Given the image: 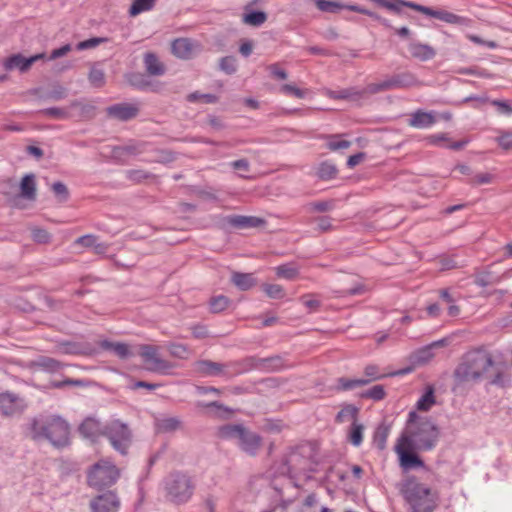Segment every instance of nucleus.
Here are the masks:
<instances>
[{"label":"nucleus","mask_w":512,"mask_h":512,"mask_svg":"<svg viewBox=\"0 0 512 512\" xmlns=\"http://www.w3.org/2000/svg\"><path fill=\"white\" fill-rule=\"evenodd\" d=\"M68 91L65 87L61 85H55L52 87L50 91L47 92L45 95L46 99L52 100V101H60L67 97Z\"/></svg>","instance_id":"nucleus-50"},{"label":"nucleus","mask_w":512,"mask_h":512,"mask_svg":"<svg viewBox=\"0 0 512 512\" xmlns=\"http://www.w3.org/2000/svg\"><path fill=\"white\" fill-rule=\"evenodd\" d=\"M245 427L242 424H226L219 428V436L227 440L239 442Z\"/></svg>","instance_id":"nucleus-28"},{"label":"nucleus","mask_w":512,"mask_h":512,"mask_svg":"<svg viewBox=\"0 0 512 512\" xmlns=\"http://www.w3.org/2000/svg\"><path fill=\"white\" fill-rule=\"evenodd\" d=\"M166 348L172 357L182 360L188 359L192 354V350L182 343L169 342Z\"/></svg>","instance_id":"nucleus-34"},{"label":"nucleus","mask_w":512,"mask_h":512,"mask_svg":"<svg viewBox=\"0 0 512 512\" xmlns=\"http://www.w3.org/2000/svg\"><path fill=\"white\" fill-rule=\"evenodd\" d=\"M314 222L317 223L316 229L321 233L328 232L334 228L333 219L329 216L316 217Z\"/></svg>","instance_id":"nucleus-56"},{"label":"nucleus","mask_w":512,"mask_h":512,"mask_svg":"<svg viewBox=\"0 0 512 512\" xmlns=\"http://www.w3.org/2000/svg\"><path fill=\"white\" fill-rule=\"evenodd\" d=\"M439 437V428L429 417L411 411L398 439L418 451H431L436 447Z\"/></svg>","instance_id":"nucleus-1"},{"label":"nucleus","mask_w":512,"mask_h":512,"mask_svg":"<svg viewBox=\"0 0 512 512\" xmlns=\"http://www.w3.org/2000/svg\"><path fill=\"white\" fill-rule=\"evenodd\" d=\"M26 404L17 394L5 391L0 392V414L13 416L25 410Z\"/></svg>","instance_id":"nucleus-12"},{"label":"nucleus","mask_w":512,"mask_h":512,"mask_svg":"<svg viewBox=\"0 0 512 512\" xmlns=\"http://www.w3.org/2000/svg\"><path fill=\"white\" fill-rule=\"evenodd\" d=\"M40 366L43 367L47 371H57L60 369L61 364L59 361L53 359V358H43L40 360Z\"/></svg>","instance_id":"nucleus-64"},{"label":"nucleus","mask_w":512,"mask_h":512,"mask_svg":"<svg viewBox=\"0 0 512 512\" xmlns=\"http://www.w3.org/2000/svg\"><path fill=\"white\" fill-rule=\"evenodd\" d=\"M30 434L33 440H46L55 448L70 444L69 424L57 415L34 418L30 424Z\"/></svg>","instance_id":"nucleus-2"},{"label":"nucleus","mask_w":512,"mask_h":512,"mask_svg":"<svg viewBox=\"0 0 512 512\" xmlns=\"http://www.w3.org/2000/svg\"><path fill=\"white\" fill-rule=\"evenodd\" d=\"M75 245H81L86 248H92L94 253L104 255L109 249V244L99 242L98 237L93 234H87L77 238L74 242Z\"/></svg>","instance_id":"nucleus-21"},{"label":"nucleus","mask_w":512,"mask_h":512,"mask_svg":"<svg viewBox=\"0 0 512 512\" xmlns=\"http://www.w3.org/2000/svg\"><path fill=\"white\" fill-rule=\"evenodd\" d=\"M316 6L319 10L330 13L338 12L343 7L340 3L330 0H317Z\"/></svg>","instance_id":"nucleus-52"},{"label":"nucleus","mask_w":512,"mask_h":512,"mask_svg":"<svg viewBox=\"0 0 512 512\" xmlns=\"http://www.w3.org/2000/svg\"><path fill=\"white\" fill-rule=\"evenodd\" d=\"M261 443L262 439L258 434L245 428L238 442V446L247 454L255 456L261 447Z\"/></svg>","instance_id":"nucleus-17"},{"label":"nucleus","mask_w":512,"mask_h":512,"mask_svg":"<svg viewBox=\"0 0 512 512\" xmlns=\"http://www.w3.org/2000/svg\"><path fill=\"white\" fill-rule=\"evenodd\" d=\"M419 85H421V82L410 72L395 74L384 80V87H388V90L410 88Z\"/></svg>","instance_id":"nucleus-15"},{"label":"nucleus","mask_w":512,"mask_h":512,"mask_svg":"<svg viewBox=\"0 0 512 512\" xmlns=\"http://www.w3.org/2000/svg\"><path fill=\"white\" fill-rule=\"evenodd\" d=\"M244 23L258 27L267 20V15L263 11H250L242 17Z\"/></svg>","instance_id":"nucleus-41"},{"label":"nucleus","mask_w":512,"mask_h":512,"mask_svg":"<svg viewBox=\"0 0 512 512\" xmlns=\"http://www.w3.org/2000/svg\"><path fill=\"white\" fill-rule=\"evenodd\" d=\"M101 347L105 350L113 351L120 359H127L133 355L129 345L125 343L104 340L101 342Z\"/></svg>","instance_id":"nucleus-30"},{"label":"nucleus","mask_w":512,"mask_h":512,"mask_svg":"<svg viewBox=\"0 0 512 512\" xmlns=\"http://www.w3.org/2000/svg\"><path fill=\"white\" fill-rule=\"evenodd\" d=\"M232 283L240 290L246 291L256 284V280L251 273L234 272L231 277Z\"/></svg>","instance_id":"nucleus-32"},{"label":"nucleus","mask_w":512,"mask_h":512,"mask_svg":"<svg viewBox=\"0 0 512 512\" xmlns=\"http://www.w3.org/2000/svg\"><path fill=\"white\" fill-rule=\"evenodd\" d=\"M385 389L382 385H375L372 388L366 390L362 393V397L364 398H370L375 401L382 400L385 397Z\"/></svg>","instance_id":"nucleus-53"},{"label":"nucleus","mask_w":512,"mask_h":512,"mask_svg":"<svg viewBox=\"0 0 512 512\" xmlns=\"http://www.w3.org/2000/svg\"><path fill=\"white\" fill-rule=\"evenodd\" d=\"M41 59H46L45 53H38L30 57H24L20 53L13 54L5 59L4 68L9 71L17 69L20 72H26L36 61Z\"/></svg>","instance_id":"nucleus-14"},{"label":"nucleus","mask_w":512,"mask_h":512,"mask_svg":"<svg viewBox=\"0 0 512 512\" xmlns=\"http://www.w3.org/2000/svg\"><path fill=\"white\" fill-rule=\"evenodd\" d=\"M226 222L236 228H250V227H259L264 224V220L255 216H228L226 218Z\"/></svg>","instance_id":"nucleus-25"},{"label":"nucleus","mask_w":512,"mask_h":512,"mask_svg":"<svg viewBox=\"0 0 512 512\" xmlns=\"http://www.w3.org/2000/svg\"><path fill=\"white\" fill-rule=\"evenodd\" d=\"M389 434V428L386 426H379L375 432L374 441L379 449H384L386 440Z\"/></svg>","instance_id":"nucleus-54"},{"label":"nucleus","mask_w":512,"mask_h":512,"mask_svg":"<svg viewBox=\"0 0 512 512\" xmlns=\"http://www.w3.org/2000/svg\"><path fill=\"white\" fill-rule=\"evenodd\" d=\"M20 195L26 200L36 199V182L34 174H26L20 183Z\"/></svg>","instance_id":"nucleus-27"},{"label":"nucleus","mask_w":512,"mask_h":512,"mask_svg":"<svg viewBox=\"0 0 512 512\" xmlns=\"http://www.w3.org/2000/svg\"><path fill=\"white\" fill-rule=\"evenodd\" d=\"M501 281L500 276H494L490 271H480L475 274L474 283L480 287H487Z\"/></svg>","instance_id":"nucleus-36"},{"label":"nucleus","mask_w":512,"mask_h":512,"mask_svg":"<svg viewBox=\"0 0 512 512\" xmlns=\"http://www.w3.org/2000/svg\"><path fill=\"white\" fill-rule=\"evenodd\" d=\"M444 343V340H438L417 350L413 355L415 362L418 364H424L430 361L434 357L432 352L433 348L441 347Z\"/></svg>","instance_id":"nucleus-29"},{"label":"nucleus","mask_w":512,"mask_h":512,"mask_svg":"<svg viewBox=\"0 0 512 512\" xmlns=\"http://www.w3.org/2000/svg\"><path fill=\"white\" fill-rule=\"evenodd\" d=\"M276 274L281 278L291 280L298 275V269L290 264L280 265L276 268Z\"/></svg>","instance_id":"nucleus-49"},{"label":"nucleus","mask_w":512,"mask_h":512,"mask_svg":"<svg viewBox=\"0 0 512 512\" xmlns=\"http://www.w3.org/2000/svg\"><path fill=\"white\" fill-rule=\"evenodd\" d=\"M495 176L491 173L484 172V173H478L476 174L469 183L471 185H483V184H490L494 181Z\"/></svg>","instance_id":"nucleus-57"},{"label":"nucleus","mask_w":512,"mask_h":512,"mask_svg":"<svg viewBox=\"0 0 512 512\" xmlns=\"http://www.w3.org/2000/svg\"><path fill=\"white\" fill-rule=\"evenodd\" d=\"M338 174L337 167L329 161H324L319 164L316 170V175L319 179L329 181L334 179Z\"/></svg>","instance_id":"nucleus-33"},{"label":"nucleus","mask_w":512,"mask_h":512,"mask_svg":"<svg viewBox=\"0 0 512 512\" xmlns=\"http://www.w3.org/2000/svg\"><path fill=\"white\" fill-rule=\"evenodd\" d=\"M127 178L134 182H141L149 177V173L142 169H132L126 172Z\"/></svg>","instance_id":"nucleus-60"},{"label":"nucleus","mask_w":512,"mask_h":512,"mask_svg":"<svg viewBox=\"0 0 512 512\" xmlns=\"http://www.w3.org/2000/svg\"><path fill=\"white\" fill-rule=\"evenodd\" d=\"M104 437L108 439L114 450L126 455L132 444V431L119 419H111L104 424Z\"/></svg>","instance_id":"nucleus-6"},{"label":"nucleus","mask_w":512,"mask_h":512,"mask_svg":"<svg viewBox=\"0 0 512 512\" xmlns=\"http://www.w3.org/2000/svg\"><path fill=\"white\" fill-rule=\"evenodd\" d=\"M394 451L398 455L400 467L404 470L414 468H423L425 466L423 460L416 454V449L409 444H405L397 439Z\"/></svg>","instance_id":"nucleus-9"},{"label":"nucleus","mask_w":512,"mask_h":512,"mask_svg":"<svg viewBox=\"0 0 512 512\" xmlns=\"http://www.w3.org/2000/svg\"><path fill=\"white\" fill-rule=\"evenodd\" d=\"M88 81L91 86L101 88L106 83L105 72L98 65H93L88 74Z\"/></svg>","instance_id":"nucleus-35"},{"label":"nucleus","mask_w":512,"mask_h":512,"mask_svg":"<svg viewBox=\"0 0 512 512\" xmlns=\"http://www.w3.org/2000/svg\"><path fill=\"white\" fill-rule=\"evenodd\" d=\"M436 123L435 112H426L421 109L413 112L408 120V125L417 129H426Z\"/></svg>","instance_id":"nucleus-19"},{"label":"nucleus","mask_w":512,"mask_h":512,"mask_svg":"<svg viewBox=\"0 0 512 512\" xmlns=\"http://www.w3.org/2000/svg\"><path fill=\"white\" fill-rule=\"evenodd\" d=\"M364 426L357 421L351 424L349 430V441L356 447L360 446L363 441Z\"/></svg>","instance_id":"nucleus-43"},{"label":"nucleus","mask_w":512,"mask_h":512,"mask_svg":"<svg viewBox=\"0 0 512 512\" xmlns=\"http://www.w3.org/2000/svg\"><path fill=\"white\" fill-rule=\"evenodd\" d=\"M409 53L420 61H428L436 55L433 47L419 42H412L408 46Z\"/></svg>","instance_id":"nucleus-26"},{"label":"nucleus","mask_w":512,"mask_h":512,"mask_svg":"<svg viewBox=\"0 0 512 512\" xmlns=\"http://www.w3.org/2000/svg\"><path fill=\"white\" fill-rule=\"evenodd\" d=\"M127 82L134 88L142 91H156V86L153 84L149 75L140 72L130 73L126 76Z\"/></svg>","instance_id":"nucleus-22"},{"label":"nucleus","mask_w":512,"mask_h":512,"mask_svg":"<svg viewBox=\"0 0 512 512\" xmlns=\"http://www.w3.org/2000/svg\"><path fill=\"white\" fill-rule=\"evenodd\" d=\"M231 363H218L211 360H198L194 363V370L204 377H225L230 379L233 373H230Z\"/></svg>","instance_id":"nucleus-10"},{"label":"nucleus","mask_w":512,"mask_h":512,"mask_svg":"<svg viewBox=\"0 0 512 512\" xmlns=\"http://www.w3.org/2000/svg\"><path fill=\"white\" fill-rule=\"evenodd\" d=\"M325 94L331 99H348L354 96H360V91L353 88L342 89L339 91L326 90Z\"/></svg>","instance_id":"nucleus-47"},{"label":"nucleus","mask_w":512,"mask_h":512,"mask_svg":"<svg viewBox=\"0 0 512 512\" xmlns=\"http://www.w3.org/2000/svg\"><path fill=\"white\" fill-rule=\"evenodd\" d=\"M358 408L354 405H346L343 407L336 416V421L340 423L357 421Z\"/></svg>","instance_id":"nucleus-39"},{"label":"nucleus","mask_w":512,"mask_h":512,"mask_svg":"<svg viewBox=\"0 0 512 512\" xmlns=\"http://www.w3.org/2000/svg\"><path fill=\"white\" fill-rule=\"evenodd\" d=\"M139 354L148 365L147 369L160 374H167L173 365L159 356V348L153 345L143 344L139 346Z\"/></svg>","instance_id":"nucleus-8"},{"label":"nucleus","mask_w":512,"mask_h":512,"mask_svg":"<svg viewBox=\"0 0 512 512\" xmlns=\"http://www.w3.org/2000/svg\"><path fill=\"white\" fill-rule=\"evenodd\" d=\"M400 492L410 505L412 512H434L439 505L438 491L419 482L414 476L408 477L401 483Z\"/></svg>","instance_id":"nucleus-3"},{"label":"nucleus","mask_w":512,"mask_h":512,"mask_svg":"<svg viewBox=\"0 0 512 512\" xmlns=\"http://www.w3.org/2000/svg\"><path fill=\"white\" fill-rule=\"evenodd\" d=\"M493 363L492 356L484 349L468 351L454 370V380L457 385L479 381Z\"/></svg>","instance_id":"nucleus-4"},{"label":"nucleus","mask_w":512,"mask_h":512,"mask_svg":"<svg viewBox=\"0 0 512 512\" xmlns=\"http://www.w3.org/2000/svg\"><path fill=\"white\" fill-rule=\"evenodd\" d=\"M327 148L331 151L344 150L351 146V142L347 140H340L339 135H331L327 137Z\"/></svg>","instance_id":"nucleus-48"},{"label":"nucleus","mask_w":512,"mask_h":512,"mask_svg":"<svg viewBox=\"0 0 512 512\" xmlns=\"http://www.w3.org/2000/svg\"><path fill=\"white\" fill-rule=\"evenodd\" d=\"M156 4V0H134L129 8L131 16H137L143 12L150 11Z\"/></svg>","instance_id":"nucleus-37"},{"label":"nucleus","mask_w":512,"mask_h":512,"mask_svg":"<svg viewBox=\"0 0 512 512\" xmlns=\"http://www.w3.org/2000/svg\"><path fill=\"white\" fill-rule=\"evenodd\" d=\"M280 91H281V93H283L285 95H292L299 99H303L307 94L306 90L299 89L295 85H292V84L282 85L280 88Z\"/></svg>","instance_id":"nucleus-55"},{"label":"nucleus","mask_w":512,"mask_h":512,"mask_svg":"<svg viewBox=\"0 0 512 512\" xmlns=\"http://www.w3.org/2000/svg\"><path fill=\"white\" fill-rule=\"evenodd\" d=\"M439 297L444 303L450 305L456 303L459 295L455 292H452L450 289H441L439 290Z\"/></svg>","instance_id":"nucleus-61"},{"label":"nucleus","mask_w":512,"mask_h":512,"mask_svg":"<svg viewBox=\"0 0 512 512\" xmlns=\"http://www.w3.org/2000/svg\"><path fill=\"white\" fill-rule=\"evenodd\" d=\"M412 9L422 12L430 17L436 18L446 23H455L459 20V17L453 13L445 10H434L422 5H411Z\"/></svg>","instance_id":"nucleus-24"},{"label":"nucleus","mask_w":512,"mask_h":512,"mask_svg":"<svg viewBox=\"0 0 512 512\" xmlns=\"http://www.w3.org/2000/svg\"><path fill=\"white\" fill-rule=\"evenodd\" d=\"M496 141L502 149L509 150L512 148V133L504 132L496 138Z\"/></svg>","instance_id":"nucleus-63"},{"label":"nucleus","mask_w":512,"mask_h":512,"mask_svg":"<svg viewBox=\"0 0 512 512\" xmlns=\"http://www.w3.org/2000/svg\"><path fill=\"white\" fill-rule=\"evenodd\" d=\"M79 432L84 438L95 441L99 436H104V424L94 418H87L79 426Z\"/></svg>","instance_id":"nucleus-18"},{"label":"nucleus","mask_w":512,"mask_h":512,"mask_svg":"<svg viewBox=\"0 0 512 512\" xmlns=\"http://www.w3.org/2000/svg\"><path fill=\"white\" fill-rule=\"evenodd\" d=\"M143 63L149 76H162L166 72L164 63L161 62L158 56L152 52L144 54Z\"/></svg>","instance_id":"nucleus-20"},{"label":"nucleus","mask_w":512,"mask_h":512,"mask_svg":"<svg viewBox=\"0 0 512 512\" xmlns=\"http://www.w3.org/2000/svg\"><path fill=\"white\" fill-rule=\"evenodd\" d=\"M237 68V60L233 56L222 57L219 61V69L228 75L234 74Z\"/></svg>","instance_id":"nucleus-46"},{"label":"nucleus","mask_w":512,"mask_h":512,"mask_svg":"<svg viewBox=\"0 0 512 512\" xmlns=\"http://www.w3.org/2000/svg\"><path fill=\"white\" fill-rule=\"evenodd\" d=\"M157 427L162 432H173L181 428V421L177 417H166L157 421Z\"/></svg>","instance_id":"nucleus-40"},{"label":"nucleus","mask_w":512,"mask_h":512,"mask_svg":"<svg viewBox=\"0 0 512 512\" xmlns=\"http://www.w3.org/2000/svg\"><path fill=\"white\" fill-rule=\"evenodd\" d=\"M32 239L37 243L46 244L50 241L51 236L45 229L33 228Z\"/></svg>","instance_id":"nucleus-59"},{"label":"nucleus","mask_w":512,"mask_h":512,"mask_svg":"<svg viewBox=\"0 0 512 512\" xmlns=\"http://www.w3.org/2000/svg\"><path fill=\"white\" fill-rule=\"evenodd\" d=\"M120 506V498L114 491H107L90 501L91 512H118Z\"/></svg>","instance_id":"nucleus-11"},{"label":"nucleus","mask_w":512,"mask_h":512,"mask_svg":"<svg viewBox=\"0 0 512 512\" xmlns=\"http://www.w3.org/2000/svg\"><path fill=\"white\" fill-rule=\"evenodd\" d=\"M200 51V45L190 38L181 37L172 42L171 52L179 59L188 60Z\"/></svg>","instance_id":"nucleus-13"},{"label":"nucleus","mask_w":512,"mask_h":512,"mask_svg":"<svg viewBox=\"0 0 512 512\" xmlns=\"http://www.w3.org/2000/svg\"><path fill=\"white\" fill-rule=\"evenodd\" d=\"M166 497L177 504L186 503L193 495L192 478L181 471L170 473L164 480Z\"/></svg>","instance_id":"nucleus-5"},{"label":"nucleus","mask_w":512,"mask_h":512,"mask_svg":"<svg viewBox=\"0 0 512 512\" xmlns=\"http://www.w3.org/2000/svg\"><path fill=\"white\" fill-rule=\"evenodd\" d=\"M262 289L268 297L273 299H280L285 295L282 286L278 284H263Z\"/></svg>","instance_id":"nucleus-51"},{"label":"nucleus","mask_w":512,"mask_h":512,"mask_svg":"<svg viewBox=\"0 0 512 512\" xmlns=\"http://www.w3.org/2000/svg\"><path fill=\"white\" fill-rule=\"evenodd\" d=\"M42 115L51 117L57 120H68L73 117L72 112H70L69 108H61V107H50L40 111Z\"/></svg>","instance_id":"nucleus-38"},{"label":"nucleus","mask_w":512,"mask_h":512,"mask_svg":"<svg viewBox=\"0 0 512 512\" xmlns=\"http://www.w3.org/2000/svg\"><path fill=\"white\" fill-rule=\"evenodd\" d=\"M69 109H75L76 112L72 113L73 117L79 119H90L95 116L96 107L94 104L88 101L73 100L69 106Z\"/></svg>","instance_id":"nucleus-23"},{"label":"nucleus","mask_w":512,"mask_h":512,"mask_svg":"<svg viewBox=\"0 0 512 512\" xmlns=\"http://www.w3.org/2000/svg\"><path fill=\"white\" fill-rule=\"evenodd\" d=\"M267 70L270 72V75L277 80H285L288 77L286 71L280 68L278 64L269 65Z\"/></svg>","instance_id":"nucleus-62"},{"label":"nucleus","mask_w":512,"mask_h":512,"mask_svg":"<svg viewBox=\"0 0 512 512\" xmlns=\"http://www.w3.org/2000/svg\"><path fill=\"white\" fill-rule=\"evenodd\" d=\"M144 151L143 143H131L125 146H116L112 150L114 158L120 159L126 155H138Z\"/></svg>","instance_id":"nucleus-31"},{"label":"nucleus","mask_w":512,"mask_h":512,"mask_svg":"<svg viewBox=\"0 0 512 512\" xmlns=\"http://www.w3.org/2000/svg\"><path fill=\"white\" fill-rule=\"evenodd\" d=\"M120 476V470L108 460L96 462L88 471L87 482L94 488H104L114 485Z\"/></svg>","instance_id":"nucleus-7"},{"label":"nucleus","mask_w":512,"mask_h":512,"mask_svg":"<svg viewBox=\"0 0 512 512\" xmlns=\"http://www.w3.org/2000/svg\"><path fill=\"white\" fill-rule=\"evenodd\" d=\"M200 99L206 103H216L218 101L217 96L213 94H201L199 92H193L187 96V100L189 102H196Z\"/></svg>","instance_id":"nucleus-58"},{"label":"nucleus","mask_w":512,"mask_h":512,"mask_svg":"<svg viewBox=\"0 0 512 512\" xmlns=\"http://www.w3.org/2000/svg\"><path fill=\"white\" fill-rule=\"evenodd\" d=\"M231 301L224 295H218L210 300V309L213 313H220L228 308Z\"/></svg>","instance_id":"nucleus-45"},{"label":"nucleus","mask_w":512,"mask_h":512,"mask_svg":"<svg viewBox=\"0 0 512 512\" xmlns=\"http://www.w3.org/2000/svg\"><path fill=\"white\" fill-rule=\"evenodd\" d=\"M370 382L369 379H348V378H339L338 379V389L340 390H352L359 386H364Z\"/></svg>","instance_id":"nucleus-44"},{"label":"nucleus","mask_w":512,"mask_h":512,"mask_svg":"<svg viewBox=\"0 0 512 512\" xmlns=\"http://www.w3.org/2000/svg\"><path fill=\"white\" fill-rule=\"evenodd\" d=\"M434 404V390L432 387H428L427 391L417 401L416 407L420 411H428Z\"/></svg>","instance_id":"nucleus-42"},{"label":"nucleus","mask_w":512,"mask_h":512,"mask_svg":"<svg viewBox=\"0 0 512 512\" xmlns=\"http://www.w3.org/2000/svg\"><path fill=\"white\" fill-rule=\"evenodd\" d=\"M139 113V108L133 104H115L107 108V114L121 121H128L135 118Z\"/></svg>","instance_id":"nucleus-16"}]
</instances>
